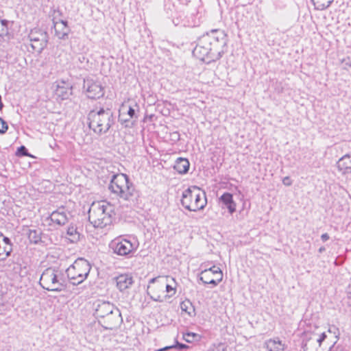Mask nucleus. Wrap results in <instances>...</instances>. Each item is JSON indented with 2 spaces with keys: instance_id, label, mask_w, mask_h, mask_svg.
Here are the masks:
<instances>
[{
  "instance_id": "nucleus-1",
  "label": "nucleus",
  "mask_w": 351,
  "mask_h": 351,
  "mask_svg": "<svg viewBox=\"0 0 351 351\" xmlns=\"http://www.w3.org/2000/svg\"><path fill=\"white\" fill-rule=\"evenodd\" d=\"M228 36L223 30L212 29L198 38L193 55L207 63L220 60L228 49Z\"/></svg>"
},
{
  "instance_id": "nucleus-2",
  "label": "nucleus",
  "mask_w": 351,
  "mask_h": 351,
  "mask_svg": "<svg viewBox=\"0 0 351 351\" xmlns=\"http://www.w3.org/2000/svg\"><path fill=\"white\" fill-rule=\"evenodd\" d=\"M108 189L120 198L134 204L138 202L140 197V192L136 189L129 176L125 173L113 174Z\"/></svg>"
},
{
  "instance_id": "nucleus-3",
  "label": "nucleus",
  "mask_w": 351,
  "mask_h": 351,
  "mask_svg": "<svg viewBox=\"0 0 351 351\" xmlns=\"http://www.w3.org/2000/svg\"><path fill=\"white\" fill-rule=\"evenodd\" d=\"M88 128L99 136L106 134L114 124L115 119L111 109L103 107L95 108L87 114Z\"/></svg>"
},
{
  "instance_id": "nucleus-4",
  "label": "nucleus",
  "mask_w": 351,
  "mask_h": 351,
  "mask_svg": "<svg viewBox=\"0 0 351 351\" xmlns=\"http://www.w3.org/2000/svg\"><path fill=\"white\" fill-rule=\"evenodd\" d=\"M39 284L47 291L60 292L66 287L64 271L58 267H49L42 273Z\"/></svg>"
},
{
  "instance_id": "nucleus-5",
  "label": "nucleus",
  "mask_w": 351,
  "mask_h": 351,
  "mask_svg": "<svg viewBox=\"0 0 351 351\" xmlns=\"http://www.w3.org/2000/svg\"><path fill=\"white\" fill-rule=\"evenodd\" d=\"M114 206L107 202H93L88 210V220L95 228H103L112 223Z\"/></svg>"
},
{
  "instance_id": "nucleus-6",
  "label": "nucleus",
  "mask_w": 351,
  "mask_h": 351,
  "mask_svg": "<svg viewBox=\"0 0 351 351\" xmlns=\"http://www.w3.org/2000/svg\"><path fill=\"white\" fill-rule=\"evenodd\" d=\"M181 204L189 211L202 210L207 204L206 193L197 186H191L182 192Z\"/></svg>"
},
{
  "instance_id": "nucleus-7",
  "label": "nucleus",
  "mask_w": 351,
  "mask_h": 351,
  "mask_svg": "<svg viewBox=\"0 0 351 351\" xmlns=\"http://www.w3.org/2000/svg\"><path fill=\"white\" fill-rule=\"evenodd\" d=\"M90 269L91 266L87 260L78 258L65 270L64 274L71 284L78 285L88 278Z\"/></svg>"
},
{
  "instance_id": "nucleus-8",
  "label": "nucleus",
  "mask_w": 351,
  "mask_h": 351,
  "mask_svg": "<svg viewBox=\"0 0 351 351\" xmlns=\"http://www.w3.org/2000/svg\"><path fill=\"white\" fill-rule=\"evenodd\" d=\"M28 38L32 43L31 46L33 49L37 52H41L47 47L49 36L47 32L34 28L30 31Z\"/></svg>"
},
{
  "instance_id": "nucleus-9",
  "label": "nucleus",
  "mask_w": 351,
  "mask_h": 351,
  "mask_svg": "<svg viewBox=\"0 0 351 351\" xmlns=\"http://www.w3.org/2000/svg\"><path fill=\"white\" fill-rule=\"evenodd\" d=\"M204 284H209L212 287H215L221 282L223 279V273L219 267L213 265L209 269H206L202 271L199 277Z\"/></svg>"
},
{
  "instance_id": "nucleus-10",
  "label": "nucleus",
  "mask_w": 351,
  "mask_h": 351,
  "mask_svg": "<svg viewBox=\"0 0 351 351\" xmlns=\"http://www.w3.org/2000/svg\"><path fill=\"white\" fill-rule=\"evenodd\" d=\"M99 324L104 330H112L118 328L123 323V318L120 310L117 308L112 312L99 319Z\"/></svg>"
},
{
  "instance_id": "nucleus-11",
  "label": "nucleus",
  "mask_w": 351,
  "mask_h": 351,
  "mask_svg": "<svg viewBox=\"0 0 351 351\" xmlns=\"http://www.w3.org/2000/svg\"><path fill=\"white\" fill-rule=\"evenodd\" d=\"M172 22L176 26H183L193 27L199 25V19L194 13L185 14L184 12L180 11L176 13V16L171 14Z\"/></svg>"
},
{
  "instance_id": "nucleus-12",
  "label": "nucleus",
  "mask_w": 351,
  "mask_h": 351,
  "mask_svg": "<svg viewBox=\"0 0 351 351\" xmlns=\"http://www.w3.org/2000/svg\"><path fill=\"white\" fill-rule=\"evenodd\" d=\"M83 89L87 97L92 99H99L104 95V88L101 82L93 79L87 78L84 80Z\"/></svg>"
},
{
  "instance_id": "nucleus-13",
  "label": "nucleus",
  "mask_w": 351,
  "mask_h": 351,
  "mask_svg": "<svg viewBox=\"0 0 351 351\" xmlns=\"http://www.w3.org/2000/svg\"><path fill=\"white\" fill-rule=\"evenodd\" d=\"M110 248L114 254L119 256H125L132 252L136 249V247L129 240L116 239L110 243Z\"/></svg>"
},
{
  "instance_id": "nucleus-14",
  "label": "nucleus",
  "mask_w": 351,
  "mask_h": 351,
  "mask_svg": "<svg viewBox=\"0 0 351 351\" xmlns=\"http://www.w3.org/2000/svg\"><path fill=\"white\" fill-rule=\"evenodd\" d=\"M93 306L95 309L94 315L98 321L117 308L110 302L102 300H97L93 304Z\"/></svg>"
},
{
  "instance_id": "nucleus-15",
  "label": "nucleus",
  "mask_w": 351,
  "mask_h": 351,
  "mask_svg": "<svg viewBox=\"0 0 351 351\" xmlns=\"http://www.w3.org/2000/svg\"><path fill=\"white\" fill-rule=\"evenodd\" d=\"M53 25L55 30V35L60 40H66L69 38V34L71 32L68 26L67 21L62 19H57V16H53Z\"/></svg>"
},
{
  "instance_id": "nucleus-16",
  "label": "nucleus",
  "mask_w": 351,
  "mask_h": 351,
  "mask_svg": "<svg viewBox=\"0 0 351 351\" xmlns=\"http://www.w3.org/2000/svg\"><path fill=\"white\" fill-rule=\"evenodd\" d=\"M70 216L71 213L66 211L64 207H61L52 212L50 219L53 223L59 226H64L69 221Z\"/></svg>"
},
{
  "instance_id": "nucleus-17",
  "label": "nucleus",
  "mask_w": 351,
  "mask_h": 351,
  "mask_svg": "<svg viewBox=\"0 0 351 351\" xmlns=\"http://www.w3.org/2000/svg\"><path fill=\"white\" fill-rule=\"evenodd\" d=\"M72 88L70 84L61 81L57 85L56 95L62 100L68 99L72 95Z\"/></svg>"
},
{
  "instance_id": "nucleus-18",
  "label": "nucleus",
  "mask_w": 351,
  "mask_h": 351,
  "mask_svg": "<svg viewBox=\"0 0 351 351\" xmlns=\"http://www.w3.org/2000/svg\"><path fill=\"white\" fill-rule=\"evenodd\" d=\"M117 287L120 291L129 289L134 283L133 278L128 274H121L115 278Z\"/></svg>"
},
{
  "instance_id": "nucleus-19",
  "label": "nucleus",
  "mask_w": 351,
  "mask_h": 351,
  "mask_svg": "<svg viewBox=\"0 0 351 351\" xmlns=\"http://www.w3.org/2000/svg\"><path fill=\"white\" fill-rule=\"evenodd\" d=\"M220 202L224 205L228 210L230 214H232L236 211V203L233 199V195L232 193L226 192L219 197Z\"/></svg>"
},
{
  "instance_id": "nucleus-20",
  "label": "nucleus",
  "mask_w": 351,
  "mask_h": 351,
  "mask_svg": "<svg viewBox=\"0 0 351 351\" xmlns=\"http://www.w3.org/2000/svg\"><path fill=\"white\" fill-rule=\"evenodd\" d=\"M190 162L186 158H177L173 165V169L180 174H185L189 171Z\"/></svg>"
},
{
  "instance_id": "nucleus-21",
  "label": "nucleus",
  "mask_w": 351,
  "mask_h": 351,
  "mask_svg": "<svg viewBox=\"0 0 351 351\" xmlns=\"http://www.w3.org/2000/svg\"><path fill=\"white\" fill-rule=\"evenodd\" d=\"M337 165L339 170L341 171L343 174L351 172V160L348 154L341 157L337 161Z\"/></svg>"
},
{
  "instance_id": "nucleus-22",
  "label": "nucleus",
  "mask_w": 351,
  "mask_h": 351,
  "mask_svg": "<svg viewBox=\"0 0 351 351\" xmlns=\"http://www.w3.org/2000/svg\"><path fill=\"white\" fill-rule=\"evenodd\" d=\"M285 347V344L278 337L269 339L265 342V348L268 351H284Z\"/></svg>"
},
{
  "instance_id": "nucleus-23",
  "label": "nucleus",
  "mask_w": 351,
  "mask_h": 351,
  "mask_svg": "<svg viewBox=\"0 0 351 351\" xmlns=\"http://www.w3.org/2000/svg\"><path fill=\"white\" fill-rule=\"evenodd\" d=\"M180 308L182 311H184L189 316L193 317L195 315V307L190 300H186L180 303Z\"/></svg>"
},
{
  "instance_id": "nucleus-24",
  "label": "nucleus",
  "mask_w": 351,
  "mask_h": 351,
  "mask_svg": "<svg viewBox=\"0 0 351 351\" xmlns=\"http://www.w3.org/2000/svg\"><path fill=\"white\" fill-rule=\"evenodd\" d=\"M1 236L3 237V245L2 247V254L4 255V254H8V255H11V253L12 252V250H13V244L11 241V239L8 237H5V236H3L1 234Z\"/></svg>"
},
{
  "instance_id": "nucleus-25",
  "label": "nucleus",
  "mask_w": 351,
  "mask_h": 351,
  "mask_svg": "<svg viewBox=\"0 0 351 351\" xmlns=\"http://www.w3.org/2000/svg\"><path fill=\"white\" fill-rule=\"evenodd\" d=\"M130 117H128L124 112H120L119 115V121L125 128H132L134 125L136 120H132Z\"/></svg>"
},
{
  "instance_id": "nucleus-26",
  "label": "nucleus",
  "mask_w": 351,
  "mask_h": 351,
  "mask_svg": "<svg viewBox=\"0 0 351 351\" xmlns=\"http://www.w3.org/2000/svg\"><path fill=\"white\" fill-rule=\"evenodd\" d=\"M27 236L32 243L38 244L41 241V232L39 230H28Z\"/></svg>"
},
{
  "instance_id": "nucleus-27",
  "label": "nucleus",
  "mask_w": 351,
  "mask_h": 351,
  "mask_svg": "<svg viewBox=\"0 0 351 351\" xmlns=\"http://www.w3.org/2000/svg\"><path fill=\"white\" fill-rule=\"evenodd\" d=\"M66 234L69 236L68 239L71 243H76L80 240V233L77 232V228L73 226H70L67 228Z\"/></svg>"
},
{
  "instance_id": "nucleus-28",
  "label": "nucleus",
  "mask_w": 351,
  "mask_h": 351,
  "mask_svg": "<svg viewBox=\"0 0 351 351\" xmlns=\"http://www.w3.org/2000/svg\"><path fill=\"white\" fill-rule=\"evenodd\" d=\"M334 0H311L315 6V9L317 10H324L328 8Z\"/></svg>"
},
{
  "instance_id": "nucleus-29",
  "label": "nucleus",
  "mask_w": 351,
  "mask_h": 351,
  "mask_svg": "<svg viewBox=\"0 0 351 351\" xmlns=\"http://www.w3.org/2000/svg\"><path fill=\"white\" fill-rule=\"evenodd\" d=\"M183 340L187 343H193L195 341H197L200 339V336L193 332H187L183 334Z\"/></svg>"
},
{
  "instance_id": "nucleus-30",
  "label": "nucleus",
  "mask_w": 351,
  "mask_h": 351,
  "mask_svg": "<svg viewBox=\"0 0 351 351\" xmlns=\"http://www.w3.org/2000/svg\"><path fill=\"white\" fill-rule=\"evenodd\" d=\"M165 10L168 17L171 18V14L176 16V13L178 12L176 10L175 5L170 1H167L165 4Z\"/></svg>"
},
{
  "instance_id": "nucleus-31",
  "label": "nucleus",
  "mask_w": 351,
  "mask_h": 351,
  "mask_svg": "<svg viewBox=\"0 0 351 351\" xmlns=\"http://www.w3.org/2000/svg\"><path fill=\"white\" fill-rule=\"evenodd\" d=\"M170 349H177L179 350H186L189 348V346L186 344L180 343L177 339L175 340V343L172 346H169Z\"/></svg>"
},
{
  "instance_id": "nucleus-32",
  "label": "nucleus",
  "mask_w": 351,
  "mask_h": 351,
  "mask_svg": "<svg viewBox=\"0 0 351 351\" xmlns=\"http://www.w3.org/2000/svg\"><path fill=\"white\" fill-rule=\"evenodd\" d=\"M16 155L18 156H29L28 150L24 145H21L19 147H18L16 152Z\"/></svg>"
},
{
  "instance_id": "nucleus-33",
  "label": "nucleus",
  "mask_w": 351,
  "mask_h": 351,
  "mask_svg": "<svg viewBox=\"0 0 351 351\" xmlns=\"http://www.w3.org/2000/svg\"><path fill=\"white\" fill-rule=\"evenodd\" d=\"M160 283L164 285H165V289H166V291L167 293H170L171 291H173V293L170 295H166L165 296V298H170L172 295L175 294L176 293V289L170 285L168 284V282H166V281H162V282H160Z\"/></svg>"
},
{
  "instance_id": "nucleus-34",
  "label": "nucleus",
  "mask_w": 351,
  "mask_h": 351,
  "mask_svg": "<svg viewBox=\"0 0 351 351\" xmlns=\"http://www.w3.org/2000/svg\"><path fill=\"white\" fill-rule=\"evenodd\" d=\"M8 130V125L7 122L0 117V134H5Z\"/></svg>"
},
{
  "instance_id": "nucleus-35",
  "label": "nucleus",
  "mask_w": 351,
  "mask_h": 351,
  "mask_svg": "<svg viewBox=\"0 0 351 351\" xmlns=\"http://www.w3.org/2000/svg\"><path fill=\"white\" fill-rule=\"evenodd\" d=\"M169 276H158V277H155V278H151L149 280V284H154L156 282H158V281H160V282H162V281L169 282Z\"/></svg>"
},
{
  "instance_id": "nucleus-36",
  "label": "nucleus",
  "mask_w": 351,
  "mask_h": 351,
  "mask_svg": "<svg viewBox=\"0 0 351 351\" xmlns=\"http://www.w3.org/2000/svg\"><path fill=\"white\" fill-rule=\"evenodd\" d=\"M304 351H317L316 343L310 342L303 346Z\"/></svg>"
},
{
  "instance_id": "nucleus-37",
  "label": "nucleus",
  "mask_w": 351,
  "mask_h": 351,
  "mask_svg": "<svg viewBox=\"0 0 351 351\" xmlns=\"http://www.w3.org/2000/svg\"><path fill=\"white\" fill-rule=\"evenodd\" d=\"M126 115L128 117H130V119H134V118L135 119H137V116L136 114V110L134 108H132V106H128V107Z\"/></svg>"
},
{
  "instance_id": "nucleus-38",
  "label": "nucleus",
  "mask_w": 351,
  "mask_h": 351,
  "mask_svg": "<svg viewBox=\"0 0 351 351\" xmlns=\"http://www.w3.org/2000/svg\"><path fill=\"white\" fill-rule=\"evenodd\" d=\"M327 336L325 332H322L319 339H317V341L315 342L316 343V345L318 343V346L320 347L322 343L326 339Z\"/></svg>"
},
{
  "instance_id": "nucleus-39",
  "label": "nucleus",
  "mask_w": 351,
  "mask_h": 351,
  "mask_svg": "<svg viewBox=\"0 0 351 351\" xmlns=\"http://www.w3.org/2000/svg\"><path fill=\"white\" fill-rule=\"evenodd\" d=\"M334 351H350V348L348 346L338 345Z\"/></svg>"
},
{
  "instance_id": "nucleus-40",
  "label": "nucleus",
  "mask_w": 351,
  "mask_h": 351,
  "mask_svg": "<svg viewBox=\"0 0 351 351\" xmlns=\"http://www.w3.org/2000/svg\"><path fill=\"white\" fill-rule=\"evenodd\" d=\"M282 183L285 186H291L292 184V180L290 177L286 176L282 179Z\"/></svg>"
},
{
  "instance_id": "nucleus-41",
  "label": "nucleus",
  "mask_w": 351,
  "mask_h": 351,
  "mask_svg": "<svg viewBox=\"0 0 351 351\" xmlns=\"http://www.w3.org/2000/svg\"><path fill=\"white\" fill-rule=\"evenodd\" d=\"M2 245H1V243H0V261H5L8 257L10 256V255H7V254H4L3 255L2 254Z\"/></svg>"
},
{
  "instance_id": "nucleus-42",
  "label": "nucleus",
  "mask_w": 351,
  "mask_h": 351,
  "mask_svg": "<svg viewBox=\"0 0 351 351\" xmlns=\"http://www.w3.org/2000/svg\"><path fill=\"white\" fill-rule=\"evenodd\" d=\"M150 298L152 300L156 301V302H162L164 301L163 298L160 295H158L156 298L151 295Z\"/></svg>"
},
{
  "instance_id": "nucleus-43",
  "label": "nucleus",
  "mask_w": 351,
  "mask_h": 351,
  "mask_svg": "<svg viewBox=\"0 0 351 351\" xmlns=\"http://www.w3.org/2000/svg\"><path fill=\"white\" fill-rule=\"evenodd\" d=\"M330 239V237L328 233L322 234L321 236V239L323 242L327 241Z\"/></svg>"
},
{
  "instance_id": "nucleus-44",
  "label": "nucleus",
  "mask_w": 351,
  "mask_h": 351,
  "mask_svg": "<svg viewBox=\"0 0 351 351\" xmlns=\"http://www.w3.org/2000/svg\"><path fill=\"white\" fill-rule=\"evenodd\" d=\"M226 348L223 345L220 344L216 348V349L214 351H226Z\"/></svg>"
},
{
  "instance_id": "nucleus-45",
  "label": "nucleus",
  "mask_w": 351,
  "mask_h": 351,
  "mask_svg": "<svg viewBox=\"0 0 351 351\" xmlns=\"http://www.w3.org/2000/svg\"><path fill=\"white\" fill-rule=\"evenodd\" d=\"M168 350H170V347L165 346V347H164L162 348H160V349L156 350L155 351H167Z\"/></svg>"
},
{
  "instance_id": "nucleus-46",
  "label": "nucleus",
  "mask_w": 351,
  "mask_h": 351,
  "mask_svg": "<svg viewBox=\"0 0 351 351\" xmlns=\"http://www.w3.org/2000/svg\"><path fill=\"white\" fill-rule=\"evenodd\" d=\"M318 251L319 253H322L326 251V247L324 246H322L319 248Z\"/></svg>"
},
{
  "instance_id": "nucleus-47",
  "label": "nucleus",
  "mask_w": 351,
  "mask_h": 351,
  "mask_svg": "<svg viewBox=\"0 0 351 351\" xmlns=\"http://www.w3.org/2000/svg\"><path fill=\"white\" fill-rule=\"evenodd\" d=\"M54 13L55 14H58V16H61L62 15V12L60 10H57V11L55 10Z\"/></svg>"
},
{
  "instance_id": "nucleus-48",
  "label": "nucleus",
  "mask_w": 351,
  "mask_h": 351,
  "mask_svg": "<svg viewBox=\"0 0 351 351\" xmlns=\"http://www.w3.org/2000/svg\"><path fill=\"white\" fill-rule=\"evenodd\" d=\"M4 105L2 102V101H0V110H1L3 108Z\"/></svg>"
},
{
  "instance_id": "nucleus-49",
  "label": "nucleus",
  "mask_w": 351,
  "mask_h": 351,
  "mask_svg": "<svg viewBox=\"0 0 351 351\" xmlns=\"http://www.w3.org/2000/svg\"><path fill=\"white\" fill-rule=\"evenodd\" d=\"M127 108V106H125V105H123V106H122L121 110H124L125 108Z\"/></svg>"
},
{
  "instance_id": "nucleus-50",
  "label": "nucleus",
  "mask_w": 351,
  "mask_h": 351,
  "mask_svg": "<svg viewBox=\"0 0 351 351\" xmlns=\"http://www.w3.org/2000/svg\"><path fill=\"white\" fill-rule=\"evenodd\" d=\"M210 278H214V275L213 274V273H212V272H211V273H210Z\"/></svg>"
},
{
  "instance_id": "nucleus-51",
  "label": "nucleus",
  "mask_w": 351,
  "mask_h": 351,
  "mask_svg": "<svg viewBox=\"0 0 351 351\" xmlns=\"http://www.w3.org/2000/svg\"><path fill=\"white\" fill-rule=\"evenodd\" d=\"M214 277L215 278V279L219 278V276L218 275H214Z\"/></svg>"
},
{
  "instance_id": "nucleus-52",
  "label": "nucleus",
  "mask_w": 351,
  "mask_h": 351,
  "mask_svg": "<svg viewBox=\"0 0 351 351\" xmlns=\"http://www.w3.org/2000/svg\"><path fill=\"white\" fill-rule=\"evenodd\" d=\"M171 280L173 282H175V279L173 278H171Z\"/></svg>"
},
{
  "instance_id": "nucleus-53",
  "label": "nucleus",
  "mask_w": 351,
  "mask_h": 351,
  "mask_svg": "<svg viewBox=\"0 0 351 351\" xmlns=\"http://www.w3.org/2000/svg\"><path fill=\"white\" fill-rule=\"evenodd\" d=\"M0 101H2V100H1V95H0Z\"/></svg>"
}]
</instances>
